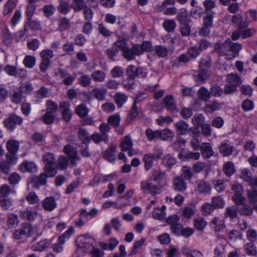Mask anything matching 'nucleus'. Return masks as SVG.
Returning a JSON list of instances; mask_svg holds the SVG:
<instances>
[{"instance_id": "1", "label": "nucleus", "mask_w": 257, "mask_h": 257, "mask_svg": "<svg viewBox=\"0 0 257 257\" xmlns=\"http://www.w3.org/2000/svg\"><path fill=\"white\" fill-rule=\"evenodd\" d=\"M43 160L45 164L44 171L47 173L49 177H54L57 172V168L55 166L54 156L50 153H46L43 155Z\"/></svg>"}, {"instance_id": "2", "label": "nucleus", "mask_w": 257, "mask_h": 257, "mask_svg": "<svg viewBox=\"0 0 257 257\" xmlns=\"http://www.w3.org/2000/svg\"><path fill=\"white\" fill-rule=\"evenodd\" d=\"M140 187L142 192L145 194H150L155 196L161 192L160 185L157 184L150 179L142 181L141 182Z\"/></svg>"}, {"instance_id": "3", "label": "nucleus", "mask_w": 257, "mask_h": 257, "mask_svg": "<svg viewBox=\"0 0 257 257\" xmlns=\"http://www.w3.org/2000/svg\"><path fill=\"white\" fill-rule=\"evenodd\" d=\"M76 244L80 249H84V252H89L96 244L94 239L88 234L80 235L76 240Z\"/></svg>"}, {"instance_id": "4", "label": "nucleus", "mask_w": 257, "mask_h": 257, "mask_svg": "<svg viewBox=\"0 0 257 257\" xmlns=\"http://www.w3.org/2000/svg\"><path fill=\"white\" fill-rule=\"evenodd\" d=\"M163 155V150L161 148H156L153 153L146 154L143 158L145 170L148 171L153 166L154 161L160 159Z\"/></svg>"}, {"instance_id": "5", "label": "nucleus", "mask_w": 257, "mask_h": 257, "mask_svg": "<svg viewBox=\"0 0 257 257\" xmlns=\"http://www.w3.org/2000/svg\"><path fill=\"white\" fill-rule=\"evenodd\" d=\"M35 230L36 229L31 224L28 223H22L21 224V227L15 230L13 237L15 239L20 240L24 236L30 237L34 234Z\"/></svg>"}, {"instance_id": "6", "label": "nucleus", "mask_w": 257, "mask_h": 257, "mask_svg": "<svg viewBox=\"0 0 257 257\" xmlns=\"http://www.w3.org/2000/svg\"><path fill=\"white\" fill-rule=\"evenodd\" d=\"M8 152L6 157L12 161H17L18 159L17 152L19 150V142L15 140H9L6 144Z\"/></svg>"}, {"instance_id": "7", "label": "nucleus", "mask_w": 257, "mask_h": 257, "mask_svg": "<svg viewBox=\"0 0 257 257\" xmlns=\"http://www.w3.org/2000/svg\"><path fill=\"white\" fill-rule=\"evenodd\" d=\"M55 75L59 79L61 80L62 83L65 86L72 85L75 79V77L71 75L68 71L61 68L57 70Z\"/></svg>"}, {"instance_id": "8", "label": "nucleus", "mask_w": 257, "mask_h": 257, "mask_svg": "<svg viewBox=\"0 0 257 257\" xmlns=\"http://www.w3.org/2000/svg\"><path fill=\"white\" fill-rule=\"evenodd\" d=\"M23 118L16 114H10L8 118L4 120L5 126L9 130L13 131L15 128L16 125L21 124L23 122Z\"/></svg>"}, {"instance_id": "9", "label": "nucleus", "mask_w": 257, "mask_h": 257, "mask_svg": "<svg viewBox=\"0 0 257 257\" xmlns=\"http://www.w3.org/2000/svg\"><path fill=\"white\" fill-rule=\"evenodd\" d=\"M139 49L136 44L133 45L131 48L127 46L122 55L127 61L134 60L137 56H141Z\"/></svg>"}, {"instance_id": "10", "label": "nucleus", "mask_w": 257, "mask_h": 257, "mask_svg": "<svg viewBox=\"0 0 257 257\" xmlns=\"http://www.w3.org/2000/svg\"><path fill=\"white\" fill-rule=\"evenodd\" d=\"M59 107L61 109L62 119L66 121H69L72 116L71 110L70 109V103L68 101H63L60 103Z\"/></svg>"}, {"instance_id": "11", "label": "nucleus", "mask_w": 257, "mask_h": 257, "mask_svg": "<svg viewBox=\"0 0 257 257\" xmlns=\"http://www.w3.org/2000/svg\"><path fill=\"white\" fill-rule=\"evenodd\" d=\"M218 149L219 153L223 157H227L232 154L235 148L230 144L229 141L224 140L219 146Z\"/></svg>"}, {"instance_id": "12", "label": "nucleus", "mask_w": 257, "mask_h": 257, "mask_svg": "<svg viewBox=\"0 0 257 257\" xmlns=\"http://www.w3.org/2000/svg\"><path fill=\"white\" fill-rule=\"evenodd\" d=\"M212 187L211 184L207 181L201 179L197 181L196 191L199 194L207 195L211 192Z\"/></svg>"}, {"instance_id": "13", "label": "nucleus", "mask_w": 257, "mask_h": 257, "mask_svg": "<svg viewBox=\"0 0 257 257\" xmlns=\"http://www.w3.org/2000/svg\"><path fill=\"white\" fill-rule=\"evenodd\" d=\"M173 187L175 191L183 192L187 189V183L180 176H176L173 180Z\"/></svg>"}, {"instance_id": "14", "label": "nucleus", "mask_w": 257, "mask_h": 257, "mask_svg": "<svg viewBox=\"0 0 257 257\" xmlns=\"http://www.w3.org/2000/svg\"><path fill=\"white\" fill-rule=\"evenodd\" d=\"M37 213L32 207H27L20 213V216L29 221H33L37 217Z\"/></svg>"}, {"instance_id": "15", "label": "nucleus", "mask_w": 257, "mask_h": 257, "mask_svg": "<svg viewBox=\"0 0 257 257\" xmlns=\"http://www.w3.org/2000/svg\"><path fill=\"white\" fill-rule=\"evenodd\" d=\"M166 177V174L160 169H154L152 171V175L149 178L157 184L160 185V183Z\"/></svg>"}, {"instance_id": "16", "label": "nucleus", "mask_w": 257, "mask_h": 257, "mask_svg": "<svg viewBox=\"0 0 257 257\" xmlns=\"http://www.w3.org/2000/svg\"><path fill=\"white\" fill-rule=\"evenodd\" d=\"M231 22L234 27H238L240 30L248 26V22L243 21L242 17L240 14H237L232 16Z\"/></svg>"}, {"instance_id": "17", "label": "nucleus", "mask_w": 257, "mask_h": 257, "mask_svg": "<svg viewBox=\"0 0 257 257\" xmlns=\"http://www.w3.org/2000/svg\"><path fill=\"white\" fill-rule=\"evenodd\" d=\"M200 150H201L202 156L206 159H208L214 155V151L209 143H202L201 145Z\"/></svg>"}, {"instance_id": "18", "label": "nucleus", "mask_w": 257, "mask_h": 257, "mask_svg": "<svg viewBox=\"0 0 257 257\" xmlns=\"http://www.w3.org/2000/svg\"><path fill=\"white\" fill-rule=\"evenodd\" d=\"M163 103L164 107L168 110L174 111L176 110L177 106L174 101V98L172 95H167L163 99Z\"/></svg>"}, {"instance_id": "19", "label": "nucleus", "mask_w": 257, "mask_h": 257, "mask_svg": "<svg viewBox=\"0 0 257 257\" xmlns=\"http://www.w3.org/2000/svg\"><path fill=\"white\" fill-rule=\"evenodd\" d=\"M224 103L214 100L206 103L205 107V111L207 112L212 113L221 109Z\"/></svg>"}, {"instance_id": "20", "label": "nucleus", "mask_w": 257, "mask_h": 257, "mask_svg": "<svg viewBox=\"0 0 257 257\" xmlns=\"http://www.w3.org/2000/svg\"><path fill=\"white\" fill-rule=\"evenodd\" d=\"M58 2L59 3L57 7L58 12L63 15L68 14L72 8L69 0H58Z\"/></svg>"}, {"instance_id": "21", "label": "nucleus", "mask_w": 257, "mask_h": 257, "mask_svg": "<svg viewBox=\"0 0 257 257\" xmlns=\"http://www.w3.org/2000/svg\"><path fill=\"white\" fill-rule=\"evenodd\" d=\"M42 206L45 210L51 211L56 207L57 204L54 197H48L44 199L42 203Z\"/></svg>"}, {"instance_id": "22", "label": "nucleus", "mask_w": 257, "mask_h": 257, "mask_svg": "<svg viewBox=\"0 0 257 257\" xmlns=\"http://www.w3.org/2000/svg\"><path fill=\"white\" fill-rule=\"evenodd\" d=\"M17 161H12L7 159L0 162V171L5 174H8L10 172L11 166L16 164Z\"/></svg>"}, {"instance_id": "23", "label": "nucleus", "mask_w": 257, "mask_h": 257, "mask_svg": "<svg viewBox=\"0 0 257 257\" xmlns=\"http://www.w3.org/2000/svg\"><path fill=\"white\" fill-rule=\"evenodd\" d=\"M133 142L130 136L123 137L120 143V147L123 152L127 151L133 148Z\"/></svg>"}, {"instance_id": "24", "label": "nucleus", "mask_w": 257, "mask_h": 257, "mask_svg": "<svg viewBox=\"0 0 257 257\" xmlns=\"http://www.w3.org/2000/svg\"><path fill=\"white\" fill-rule=\"evenodd\" d=\"M106 77V73L102 70H95L91 74V77L96 82H104Z\"/></svg>"}, {"instance_id": "25", "label": "nucleus", "mask_w": 257, "mask_h": 257, "mask_svg": "<svg viewBox=\"0 0 257 257\" xmlns=\"http://www.w3.org/2000/svg\"><path fill=\"white\" fill-rule=\"evenodd\" d=\"M113 99L117 107L121 108L122 107L123 105L127 101L128 97L127 95L123 93L117 92L114 94Z\"/></svg>"}, {"instance_id": "26", "label": "nucleus", "mask_w": 257, "mask_h": 257, "mask_svg": "<svg viewBox=\"0 0 257 257\" xmlns=\"http://www.w3.org/2000/svg\"><path fill=\"white\" fill-rule=\"evenodd\" d=\"M178 135H185L188 133V124L185 121L181 120L177 122L175 124Z\"/></svg>"}, {"instance_id": "27", "label": "nucleus", "mask_w": 257, "mask_h": 257, "mask_svg": "<svg viewBox=\"0 0 257 257\" xmlns=\"http://www.w3.org/2000/svg\"><path fill=\"white\" fill-rule=\"evenodd\" d=\"M78 137L83 144H88L90 142V134L84 128H79L78 132Z\"/></svg>"}, {"instance_id": "28", "label": "nucleus", "mask_w": 257, "mask_h": 257, "mask_svg": "<svg viewBox=\"0 0 257 257\" xmlns=\"http://www.w3.org/2000/svg\"><path fill=\"white\" fill-rule=\"evenodd\" d=\"M90 93L96 99L98 100H102L105 98L107 90L105 88L95 87L91 90Z\"/></svg>"}, {"instance_id": "29", "label": "nucleus", "mask_w": 257, "mask_h": 257, "mask_svg": "<svg viewBox=\"0 0 257 257\" xmlns=\"http://www.w3.org/2000/svg\"><path fill=\"white\" fill-rule=\"evenodd\" d=\"M238 207L233 205L225 209L224 215L226 217H229L231 219L236 218L238 217Z\"/></svg>"}, {"instance_id": "30", "label": "nucleus", "mask_w": 257, "mask_h": 257, "mask_svg": "<svg viewBox=\"0 0 257 257\" xmlns=\"http://www.w3.org/2000/svg\"><path fill=\"white\" fill-rule=\"evenodd\" d=\"M210 225L215 231L217 232L222 230L224 224L222 220L219 217H214L210 223Z\"/></svg>"}, {"instance_id": "31", "label": "nucleus", "mask_w": 257, "mask_h": 257, "mask_svg": "<svg viewBox=\"0 0 257 257\" xmlns=\"http://www.w3.org/2000/svg\"><path fill=\"white\" fill-rule=\"evenodd\" d=\"M154 51L156 55L160 58H164L166 57L168 53V48L162 45L155 46L154 48Z\"/></svg>"}, {"instance_id": "32", "label": "nucleus", "mask_w": 257, "mask_h": 257, "mask_svg": "<svg viewBox=\"0 0 257 257\" xmlns=\"http://www.w3.org/2000/svg\"><path fill=\"white\" fill-rule=\"evenodd\" d=\"M37 1V0H27L28 5L27 7L26 14L27 15L28 20L32 19V16L36 9L35 4Z\"/></svg>"}, {"instance_id": "33", "label": "nucleus", "mask_w": 257, "mask_h": 257, "mask_svg": "<svg viewBox=\"0 0 257 257\" xmlns=\"http://www.w3.org/2000/svg\"><path fill=\"white\" fill-rule=\"evenodd\" d=\"M36 101H40L42 99L50 96L49 89L45 86H42L38 90L35 92Z\"/></svg>"}, {"instance_id": "34", "label": "nucleus", "mask_w": 257, "mask_h": 257, "mask_svg": "<svg viewBox=\"0 0 257 257\" xmlns=\"http://www.w3.org/2000/svg\"><path fill=\"white\" fill-rule=\"evenodd\" d=\"M230 42L231 40L227 38L224 43L221 45L219 49V53L221 55H227L230 52Z\"/></svg>"}, {"instance_id": "35", "label": "nucleus", "mask_w": 257, "mask_h": 257, "mask_svg": "<svg viewBox=\"0 0 257 257\" xmlns=\"http://www.w3.org/2000/svg\"><path fill=\"white\" fill-rule=\"evenodd\" d=\"M179 25L188 24L191 22V19L186 11L180 12L177 16Z\"/></svg>"}, {"instance_id": "36", "label": "nucleus", "mask_w": 257, "mask_h": 257, "mask_svg": "<svg viewBox=\"0 0 257 257\" xmlns=\"http://www.w3.org/2000/svg\"><path fill=\"white\" fill-rule=\"evenodd\" d=\"M211 97L210 92L204 87H201L198 91V97L204 101H207Z\"/></svg>"}, {"instance_id": "37", "label": "nucleus", "mask_w": 257, "mask_h": 257, "mask_svg": "<svg viewBox=\"0 0 257 257\" xmlns=\"http://www.w3.org/2000/svg\"><path fill=\"white\" fill-rule=\"evenodd\" d=\"M137 46L139 47L140 50V55H142L144 53L146 52H151L154 50L151 42L148 41H145L142 42V44H136Z\"/></svg>"}, {"instance_id": "38", "label": "nucleus", "mask_w": 257, "mask_h": 257, "mask_svg": "<svg viewBox=\"0 0 257 257\" xmlns=\"http://www.w3.org/2000/svg\"><path fill=\"white\" fill-rule=\"evenodd\" d=\"M37 169V167L33 163L27 161L23 162L20 166L21 170L23 172H34Z\"/></svg>"}, {"instance_id": "39", "label": "nucleus", "mask_w": 257, "mask_h": 257, "mask_svg": "<svg viewBox=\"0 0 257 257\" xmlns=\"http://www.w3.org/2000/svg\"><path fill=\"white\" fill-rule=\"evenodd\" d=\"M160 139L163 141L171 140L174 137V133L168 128L159 131Z\"/></svg>"}, {"instance_id": "40", "label": "nucleus", "mask_w": 257, "mask_h": 257, "mask_svg": "<svg viewBox=\"0 0 257 257\" xmlns=\"http://www.w3.org/2000/svg\"><path fill=\"white\" fill-rule=\"evenodd\" d=\"M194 225L196 229L202 231L207 224V222L202 217L198 216L194 219Z\"/></svg>"}, {"instance_id": "41", "label": "nucleus", "mask_w": 257, "mask_h": 257, "mask_svg": "<svg viewBox=\"0 0 257 257\" xmlns=\"http://www.w3.org/2000/svg\"><path fill=\"white\" fill-rule=\"evenodd\" d=\"M87 6L85 0H73L71 4L72 8L75 12H80Z\"/></svg>"}, {"instance_id": "42", "label": "nucleus", "mask_w": 257, "mask_h": 257, "mask_svg": "<svg viewBox=\"0 0 257 257\" xmlns=\"http://www.w3.org/2000/svg\"><path fill=\"white\" fill-rule=\"evenodd\" d=\"M238 212L241 215L249 216L253 213V208L244 203L238 208Z\"/></svg>"}, {"instance_id": "43", "label": "nucleus", "mask_w": 257, "mask_h": 257, "mask_svg": "<svg viewBox=\"0 0 257 257\" xmlns=\"http://www.w3.org/2000/svg\"><path fill=\"white\" fill-rule=\"evenodd\" d=\"M165 206L161 208H157L152 212V216L154 218L158 220L163 219L166 216Z\"/></svg>"}, {"instance_id": "44", "label": "nucleus", "mask_w": 257, "mask_h": 257, "mask_svg": "<svg viewBox=\"0 0 257 257\" xmlns=\"http://www.w3.org/2000/svg\"><path fill=\"white\" fill-rule=\"evenodd\" d=\"M211 204L214 209L222 208L225 205V201L221 196H217L212 198Z\"/></svg>"}, {"instance_id": "45", "label": "nucleus", "mask_w": 257, "mask_h": 257, "mask_svg": "<svg viewBox=\"0 0 257 257\" xmlns=\"http://www.w3.org/2000/svg\"><path fill=\"white\" fill-rule=\"evenodd\" d=\"M223 171L226 176H231L235 171L234 164L232 162H226L224 164Z\"/></svg>"}, {"instance_id": "46", "label": "nucleus", "mask_w": 257, "mask_h": 257, "mask_svg": "<svg viewBox=\"0 0 257 257\" xmlns=\"http://www.w3.org/2000/svg\"><path fill=\"white\" fill-rule=\"evenodd\" d=\"M120 117L118 114L114 113L109 116L107 118V123L114 127H118L119 125Z\"/></svg>"}, {"instance_id": "47", "label": "nucleus", "mask_w": 257, "mask_h": 257, "mask_svg": "<svg viewBox=\"0 0 257 257\" xmlns=\"http://www.w3.org/2000/svg\"><path fill=\"white\" fill-rule=\"evenodd\" d=\"M75 111L78 116L84 118L88 115L89 110L85 104L81 103L76 107Z\"/></svg>"}, {"instance_id": "48", "label": "nucleus", "mask_w": 257, "mask_h": 257, "mask_svg": "<svg viewBox=\"0 0 257 257\" xmlns=\"http://www.w3.org/2000/svg\"><path fill=\"white\" fill-rule=\"evenodd\" d=\"M98 129L101 133V135L107 141L108 140V133L110 132V127L108 123L103 122L101 123Z\"/></svg>"}, {"instance_id": "49", "label": "nucleus", "mask_w": 257, "mask_h": 257, "mask_svg": "<svg viewBox=\"0 0 257 257\" xmlns=\"http://www.w3.org/2000/svg\"><path fill=\"white\" fill-rule=\"evenodd\" d=\"M159 134V130L153 131L152 129L148 128L146 131V135L149 141L160 139Z\"/></svg>"}, {"instance_id": "50", "label": "nucleus", "mask_w": 257, "mask_h": 257, "mask_svg": "<svg viewBox=\"0 0 257 257\" xmlns=\"http://www.w3.org/2000/svg\"><path fill=\"white\" fill-rule=\"evenodd\" d=\"M164 29L168 32H172L176 27V23L174 20H166L163 24Z\"/></svg>"}, {"instance_id": "51", "label": "nucleus", "mask_w": 257, "mask_h": 257, "mask_svg": "<svg viewBox=\"0 0 257 257\" xmlns=\"http://www.w3.org/2000/svg\"><path fill=\"white\" fill-rule=\"evenodd\" d=\"M110 74L112 78H120L123 76L124 70L121 67L116 66L110 70Z\"/></svg>"}, {"instance_id": "52", "label": "nucleus", "mask_w": 257, "mask_h": 257, "mask_svg": "<svg viewBox=\"0 0 257 257\" xmlns=\"http://www.w3.org/2000/svg\"><path fill=\"white\" fill-rule=\"evenodd\" d=\"M209 76L208 70H200L199 69L198 74L194 75V80L198 82L204 81Z\"/></svg>"}, {"instance_id": "53", "label": "nucleus", "mask_w": 257, "mask_h": 257, "mask_svg": "<svg viewBox=\"0 0 257 257\" xmlns=\"http://www.w3.org/2000/svg\"><path fill=\"white\" fill-rule=\"evenodd\" d=\"M49 242L47 240H42L34 244L32 248L33 250L42 251L48 247Z\"/></svg>"}, {"instance_id": "54", "label": "nucleus", "mask_w": 257, "mask_h": 257, "mask_svg": "<svg viewBox=\"0 0 257 257\" xmlns=\"http://www.w3.org/2000/svg\"><path fill=\"white\" fill-rule=\"evenodd\" d=\"M58 23V28L61 31H65L70 27V20L66 17L60 18Z\"/></svg>"}, {"instance_id": "55", "label": "nucleus", "mask_w": 257, "mask_h": 257, "mask_svg": "<svg viewBox=\"0 0 257 257\" xmlns=\"http://www.w3.org/2000/svg\"><path fill=\"white\" fill-rule=\"evenodd\" d=\"M193 174L192 172L191 169L188 166H183L181 169V176L184 180H191Z\"/></svg>"}, {"instance_id": "56", "label": "nucleus", "mask_w": 257, "mask_h": 257, "mask_svg": "<svg viewBox=\"0 0 257 257\" xmlns=\"http://www.w3.org/2000/svg\"><path fill=\"white\" fill-rule=\"evenodd\" d=\"M15 191L10 188L7 184H4L0 187V196L1 197H6L11 194L15 193Z\"/></svg>"}, {"instance_id": "57", "label": "nucleus", "mask_w": 257, "mask_h": 257, "mask_svg": "<svg viewBox=\"0 0 257 257\" xmlns=\"http://www.w3.org/2000/svg\"><path fill=\"white\" fill-rule=\"evenodd\" d=\"M78 81L79 83L83 87H88L91 83V77L87 74H83L80 76Z\"/></svg>"}, {"instance_id": "58", "label": "nucleus", "mask_w": 257, "mask_h": 257, "mask_svg": "<svg viewBox=\"0 0 257 257\" xmlns=\"http://www.w3.org/2000/svg\"><path fill=\"white\" fill-rule=\"evenodd\" d=\"M227 81L230 84L239 85L242 83L240 77L236 74L231 73L227 75Z\"/></svg>"}, {"instance_id": "59", "label": "nucleus", "mask_w": 257, "mask_h": 257, "mask_svg": "<svg viewBox=\"0 0 257 257\" xmlns=\"http://www.w3.org/2000/svg\"><path fill=\"white\" fill-rule=\"evenodd\" d=\"M126 75L131 80H134L137 77V68L133 65H128L126 69Z\"/></svg>"}, {"instance_id": "60", "label": "nucleus", "mask_w": 257, "mask_h": 257, "mask_svg": "<svg viewBox=\"0 0 257 257\" xmlns=\"http://www.w3.org/2000/svg\"><path fill=\"white\" fill-rule=\"evenodd\" d=\"M68 158L65 156H60L57 160L58 167L59 170H66L68 167Z\"/></svg>"}, {"instance_id": "61", "label": "nucleus", "mask_w": 257, "mask_h": 257, "mask_svg": "<svg viewBox=\"0 0 257 257\" xmlns=\"http://www.w3.org/2000/svg\"><path fill=\"white\" fill-rule=\"evenodd\" d=\"M7 224L12 227L17 225L19 223L18 216L14 213H10L8 215Z\"/></svg>"}, {"instance_id": "62", "label": "nucleus", "mask_w": 257, "mask_h": 257, "mask_svg": "<svg viewBox=\"0 0 257 257\" xmlns=\"http://www.w3.org/2000/svg\"><path fill=\"white\" fill-rule=\"evenodd\" d=\"M244 248L246 253L248 255L254 256L256 255L257 253L256 247L252 242L246 243L244 246Z\"/></svg>"}, {"instance_id": "63", "label": "nucleus", "mask_w": 257, "mask_h": 257, "mask_svg": "<svg viewBox=\"0 0 257 257\" xmlns=\"http://www.w3.org/2000/svg\"><path fill=\"white\" fill-rule=\"evenodd\" d=\"M22 92L19 91H14L11 93V101L13 103L18 104L20 103L22 100L23 97Z\"/></svg>"}, {"instance_id": "64", "label": "nucleus", "mask_w": 257, "mask_h": 257, "mask_svg": "<svg viewBox=\"0 0 257 257\" xmlns=\"http://www.w3.org/2000/svg\"><path fill=\"white\" fill-rule=\"evenodd\" d=\"M241 106L244 111H249L253 109L254 103L252 100L246 99L242 102Z\"/></svg>"}]
</instances>
